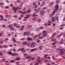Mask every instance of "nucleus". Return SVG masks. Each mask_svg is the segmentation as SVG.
<instances>
[{
	"mask_svg": "<svg viewBox=\"0 0 65 65\" xmlns=\"http://www.w3.org/2000/svg\"><path fill=\"white\" fill-rule=\"evenodd\" d=\"M28 18H29V17H25L23 21H27V19H28Z\"/></svg>",
	"mask_w": 65,
	"mask_h": 65,
	"instance_id": "obj_4",
	"label": "nucleus"
},
{
	"mask_svg": "<svg viewBox=\"0 0 65 65\" xmlns=\"http://www.w3.org/2000/svg\"><path fill=\"white\" fill-rule=\"evenodd\" d=\"M55 35H56V33H54L52 34V37H54V36H55Z\"/></svg>",
	"mask_w": 65,
	"mask_h": 65,
	"instance_id": "obj_19",
	"label": "nucleus"
},
{
	"mask_svg": "<svg viewBox=\"0 0 65 65\" xmlns=\"http://www.w3.org/2000/svg\"><path fill=\"white\" fill-rule=\"evenodd\" d=\"M17 10H16V9H15V8L14 9V12H15V13H17Z\"/></svg>",
	"mask_w": 65,
	"mask_h": 65,
	"instance_id": "obj_42",
	"label": "nucleus"
},
{
	"mask_svg": "<svg viewBox=\"0 0 65 65\" xmlns=\"http://www.w3.org/2000/svg\"><path fill=\"white\" fill-rule=\"evenodd\" d=\"M31 47L33 48V47H35L36 46L35 45H31V46H30Z\"/></svg>",
	"mask_w": 65,
	"mask_h": 65,
	"instance_id": "obj_12",
	"label": "nucleus"
},
{
	"mask_svg": "<svg viewBox=\"0 0 65 65\" xmlns=\"http://www.w3.org/2000/svg\"><path fill=\"white\" fill-rule=\"evenodd\" d=\"M40 60V59H38L37 60V61L38 62H39Z\"/></svg>",
	"mask_w": 65,
	"mask_h": 65,
	"instance_id": "obj_35",
	"label": "nucleus"
},
{
	"mask_svg": "<svg viewBox=\"0 0 65 65\" xmlns=\"http://www.w3.org/2000/svg\"><path fill=\"white\" fill-rule=\"evenodd\" d=\"M15 60H11L10 61V63H13V62H15Z\"/></svg>",
	"mask_w": 65,
	"mask_h": 65,
	"instance_id": "obj_18",
	"label": "nucleus"
},
{
	"mask_svg": "<svg viewBox=\"0 0 65 65\" xmlns=\"http://www.w3.org/2000/svg\"><path fill=\"white\" fill-rule=\"evenodd\" d=\"M5 58H3V59L2 60V61L3 62H4L5 61Z\"/></svg>",
	"mask_w": 65,
	"mask_h": 65,
	"instance_id": "obj_38",
	"label": "nucleus"
},
{
	"mask_svg": "<svg viewBox=\"0 0 65 65\" xmlns=\"http://www.w3.org/2000/svg\"><path fill=\"white\" fill-rule=\"evenodd\" d=\"M4 42L3 41H1L0 42V43H1V44H3V43Z\"/></svg>",
	"mask_w": 65,
	"mask_h": 65,
	"instance_id": "obj_60",
	"label": "nucleus"
},
{
	"mask_svg": "<svg viewBox=\"0 0 65 65\" xmlns=\"http://www.w3.org/2000/svg\"><path fill=\"white\" fill-rule=\"evenodd\" d=\"M35 10V11H36V12H38V10H37V9H36Z\"/></svg>",
	"mask_w": 65,
	"mask_h": 65,
	"instance_id": "obj_51",
	"label": "nucleus"
},
{
	"mask_svg": "<svg viewBox=\"0 0 65 65\" xmlns=\"http://www.w3.org/2000/svg\"><path fill=\"white\" fill-rule=\"evenodd\" d=\"M38 62H37V63L35 64V65H38Z\"/></svg>",
	"mask_w": 65,
	"mask_h": 65,
	"instance_id": "obj_52",
	"label": "nucleus"
},
{
	"mask_svg": "<svg viewBox=\"0 0 65 65\" xmlns=\"http://www.w3.org/2000/svg\"><path fill=\"white\" fill-rule=\"evenodd\" d=\"M63 27H61L60 28V30H63Z\"/></svg>",
	"mask_w": 65,
	"mask_h": 65,
	"instance_id": "obj_57",
	"label": "nucleus"
},
{
	"mask_svg": "<svg viewBox=\"0 0 65 65\" xmlns=\"http://www.w3.org/2000/svg\"><path fill=\"white\" fill-rule=\"evenodd\" d=\"M23 34L25 36L26 35H27V32H24Z\"/></svg>",
	"mask_w": 65,
	"mask_h": 65,
	"instance_id": "obj_27",
	"label": "nucleus"
},
{
	"mask_svg": "<svg viewBox=\"0 0 65 65\" xmlns=\"http://www.w3.org/2000/svg\"><path fill=\"white\" fill-rule=\"evenodd\" d=\"M16 60H20V57H17L15 59Z\"/></svg>",
	"mask_w": 65,
	"mask_h": 65,
	"instance_id": "obj_10",
	"label": "nucleus"
},
{
	"mask_svg": "<svg viewBox=\"0 0 65 65\" xmlns=\"http://www.w3.org/2000/svg\"><path fill=\"white\" fill-rule=\"evenodd\" d=\"M26 50H24L22 51V53H24L25 52H26Z\"/></svg>",
	"mask_w": 65,
	"mask_h": 65,
	"instance_id": "obj_31",
	"label": "nucleus"
},
{
	"mask_svg": "<svg viewBox=\"0 0 65 65\" xmlns=\"http://www.w3.org/2000/svg\"><path fill=\"white\" fill-rule=\"evenodd\" d=\"M38 10H41V8L40 7H39L38 8Z\"/></svg>",
	"mask_w": 65,
	"mask_h": 65,
	"instance_id": "obj_36",
	"label": "nucleus"
},
{
	"mask_svg": "<svg viewBox=\"0 0 65 65\" xmlns=\"http://www.w3.org/2000/svg\"><path fill=\"white\" fill-rule=\"evenodd\" d=\"M26 58H27V59H28V58H29V59H31V57H29V56H28L27 57H26Z\"/></svg>",
	"mask_w": 65,
	"mask_h": 65,
	"instance_id": "obj_25",
	"label": "nucleus"
},
{
	"mask_svg": "<svg viewBox=\"0 0 65 65\" xmlns=\"http://www.w3.org/2000/svg\"><path fill=\"white\" fill-rule=\"evenodd\" d=\"M10 16V15H7L6 16V17H7V18H8V17H9Z\"/></svg>",
	"mask_w": 65,
	"mask_h": 65,
	"instance_id": "obj_32",
	"label": "nucleus"
},
{
	"mask_svg": "<svg viewBox=\"0 0 65 65\" xmlns=\"http://www.w3.org/2000/svg\"><path fill=\"white\" fill-rule=\"evenodd\" d=\"M20 7H22L23 6V4H21L20 5Z\"/></svg>",
	"mask_w": 65,
	"mask_h": 65,
	"instance_id": "obj_62",
	"label": "nucleus"
},
{
	"mask_svg": "<svg viewBox=\"0 0 65 65\" xmlns=\"http://www.w3.org/2000/svg\"><path fill=\"white\" fill-rule=\"evenodd\" d=\"M64 43L63 42H60L59 43L60 44H63Z\"/></svg>",
	"mask_w": 65,
	"mask_h": 65,
	"instance_id": "obj_41",
	"label": "nucleus"
},
{
	"mask_svg": "<svg viewBox=\"0 0 65 65\" xmlns=\"http://www.w3.org/2000/svg\"><path fill=\"white\" fill-rule=\"evenodd\" d=\"M52 40L53 41H56V39H53Z\"/></svg>",
	"mask_w": 65,
	"mask_h": 65,
	"instance_id": "obj_33",
	"label": "nucleus"
},
{
	"mask_svg": "<svg viewBox=\"0 0 65 65\" xmlns=\"http://www.w3.org/2000/svg\"><path fill=\"white\" fill-rule=\"evenodd\" d=\"M48 55H45V56L44 57V58H45H45H46V56H48Z\"/></svg>",
	"mask_w": 65,
	"mask_h": 65,
	"instance_id": "obj_50",
	"label": "nucleus"
},
{
	"mask_svg": "<svg viewBox=\"0 0 65 65\" xmlns=\"http://www.w3.org/2000/svg\"><path fill=\"white\" fill-rule=\"evenodd\" d=\"M27 40H30L31 41V40H32V39L30 38H27Z\"/></svg>",
	"mask_w": 65,
	"mask_h": 65,
	"instance_id": "obj_13",
	"label": "nucleus"
},
{
	"mask_svg": "<svg viewBox=\"0 0 65 65\" xmlns=\"http://www.w3.org/2000/svg\"><path fill=\"white\" fill-rule=\"evenodd\" d=\"M39 64H41V63H42V61H40L39 62H38Z\"/></svg>",
	"mask_w": 65,
	"mask_h": 65,
	"instance_id": "obj_24",
	"label": "nucleus"
},
{
	"mask_svg": "<svg viewBox=\"0 0 65 65\" xmlns=\"http://www.w3.org/2000/svg\"><path fill=\"white\" fill-rule=\"evenodd\" d=\"M31 45H35L36 44V43L35 42H32L31 43Z\"/></svg>",
	"mask_w": 65,
	"mask_h": 65,
	"instance_id": "obj_11",
	"label": "nucleus"
},
{
	"mask_svg": "<svg viewBox=\"0 0 65 65\" xmlns=\"http://www.w3.org/2000/svg\"><path fill=\"white\" fill-rule=\"evenodd\" d=\"M52 21L53 22H54L56 21L55 18L54 17H53L52 19Z\"/></svg>",
	"mask_w": 65,
	"mask_h": 65,
	"instance_id": "obj_3",
	"label": "nucleus"
},
{
	"mask_svg": "<svg viewBox=\"0 0 65 65\" xmlns=\"http://www.w3.org/2000/svg\"><path fill=\"white\" fill-rule=\"evenodd\" d=\"M18 63H19V62H17L16 63L17 64V65H22L19 64H18Z\"/></svg>",
	"mask_w": 65,
	"mask_h": 65,
	"instance_id": "obj_63",
	"label": "nucleus"
},
{
	"mask_svg": "<svg viewBox=\"0 0 65 65\" xmlns=\"http://www.w3.org/2000/svg\"><path fill=\"white\" fill-rule=\"evenodd\" d=\"M12 26L11 24H9V28H12Z\"/></svg>",
	"mask_w": 65,
	"mask_h": 65,
	"instance_id": "obj_21",
	"label": "nucleus"
},
{
	"mask_svg": "<svg viewBox=\"0 0 65 65\" xmlns=\"http://www.w3.org/2000/svg\"><path fill=\"white\" fill-rule=\"evenodd\" d=\"M55 8H56L57 10L58 9V8H59V6L58 5H56L55 6Z\"/></svg>",
	"mask_w": 65,
	"mask_h": 65,
	"instance_id": "obj_5",
	"label": "nucleus"
},
{
	"mask_svg": "<svg viewBox=\"0 0 65 65\" xmlns=\"http://www.w3.org/2000/svg\"><path fill=\"white\" fill-rule=\"evenodd\" d=\"M24 39H25L24 38H22V39H20V40H24Z\"/></svg>",
	"mask_w": 65,
	"mask_h": 65,
	"instance_id": "obj_55",
	"label": "nucleus"
},
{
	"mask_svg": "<svg viewBox=\"0 0 65 65\" xmlns=\"http://www.w3.org/2000/svg\"><path fill=\"white\" fill-rule=\"evenodd\" d=\"M3 47H8V46L7 45L4 46H3Z\"/></svg>",
	"mask_w": 65,
	"mask_h": 65,
	"instance_id": "obj_45",
	"label": "nucleus"
},
{
	"mask_svg": "<svg viewBox=\"0 0 65 65\" xmlns=\"http://www.w3.org/2000/svg\"><path fill=\"white\" fill-rule=\"evenodd\" d=\"M46 35H47V34H44L43 35V37H45Z\"/></svg>",
	"mask_w": 65,
	"mask_h": 65,
	"instance_id": "obj_17",
	"label": "nucleus"
},
{
	"mask_svg": "<svg viewBox=\"0 0 65 65\" xmlns=\"http://www.w3.org/2000/svg\"><path fill=\"white\" fill-rule=\"evenodd\" d=\"M24 50H25V48H22L21 49V51H24Z\"/></svg>",
	"mask_w": 65,
	"mask_h": 65,
	"instance_id": "obj_54",
	"label": "nucleus"
},
{
	"mask_svg": "<svg viewBox=\"0 0 65 65\" xmlns=\"http://www.w3.org/2000/svg\"><path fill=\"white\" fill-rule=\"evenodd\" d=\"M8 54H10V55H12V53L10 52H8Z\"/></svg>",
	"mask_w": 65,
	"mask_h": 65,
	"instance_id": "obj_48",
	"label": "nucleus"
},
{
	"mask_svg": "<svg viewBox=\"0 0 65 65\" xmlns=\"http://www.w3.org/2000/svg\"><path fill=\"white\" fill-rule=\"evenodd\" d=\"M57 10H55V11H54L52 12V14L53 15H54V13H55V12H57Z\"/></svg>",
	"mask_w": 65,
	"mask_h": 65,
	"instance_id": "obj_16",
	"label": "nucleus"
},
{
	"mask_svg": "<svg viewBox=\"0 0 65 65\" xmlns=\"http://www.w3.org/2000/svg\"><path fill=\"white\" fill-rule=\"evenodd\" d=\"M40 29H43V27H42L40 26L39 28Z\"/></svg>",
	"mask_w": 65,
	"mask_h": 65,
	"instance_id": "obj_44",
	"label": "nucleus"
},
{
	"mask_svg": "<svg viewBox=\"0 0 65 65\" xmlns=\"http://www.w3.org/2000/svg\"><path fill=\"white\" fill-rule=\"evenodd\" d=\"M5 8H6V9H7L8 8H9V7L8 6H6L5 7Z\"/></svg>",
	"mask_w": 65,
	"mask_h": 65,
	"instance_id": "obj_53",
	"label": "nucleus"
},
{
	"mask_svg": "<svg viewBox=\"0 0 65 65\" xmlns=\"http://www.w3.org/2000/svg\"><path fill=\"white\" fill-rule=\"evenodd\" d=\"M14 28L13 27H12L10 29L11 31H12V30H13Z\"/></svg>",
	"mask_w": 65,
	"mask_h": 65,
	"instance_id": "obj_30",
	"label": "nucleus"
},
{
	"mask_svg": "<svg viewBox=\"0 0 65 65\" xmlns=\"http://www.w3.org/2000/svg\"><path fill=\"white\" fill-rule=\"evenodd\" d=\"M17 55H18L17 53H14L13 54V56H17Z\"/></svg>",
	"mask_w": 65,
	"mask_h": 65,
	"instance_id": "obj_22",
	"label": "nucleus"
},
{
	"mask_svg": "<svg viewBox=\"0 0 65 65\" xmlns=\"http://www.w3.org/2000/svg\"><path fill=\"white\" fill-rule=\"evenodd\" d=\"M42 47H41V46H40L39 47V49L40 50H42Z\"/></svg>",
	"mask_w": 65,
	"mask_h": 65,
	"instance_id": "obj_29",
	"label": "nucleus"
},
{
	"mask_svg": "<svg viewBox=\"0 0 65 65\" xmlns=\"http://www.w3.org/2000/svg\"><path fill=\"white\" fill-rule=\"evenodd\" d=\"M27 11L28 12H30L31 11V10L30 9H29L27 10Z\"/></svg>",
	"mask_w": 65,
	"mask_h": 65,
	"instance_id": "obj_46",
	"label": "nucleus"
},
{
	"mask_svg": "<svg viewBox=\"0 0 65 65\" xmlns=\"http://www.w3.org/2000/svg\"><path fill=\"white\" fill-rule=\"evenodd\" d=\"M48 23H49L51 24L52 23V21H48Z\"/></svg>",
	"mask_w": 65,
	"mask_h": 65,
	"instance_id": "obj_40",
	"label": "nucleus"
},
{
	"mask_svg": "<svg viewBox=\"0 0 65 65\" xmlns=\"http://www.w3.org/2000/svg\"><path fill=\"white\" fill-rule=\"evenodd\" d=\"M55 57V56H52V59L53 60H55V59L54 58V57Z\"/></svg>",
	"mask_w": 65,
	"mask_h": 65,
	"instance_id": "obj_34",
	"label": "nucleus"
},
{
	"mask_svg": "<svg viewBox=\"0 0 65 65\" xmlns=\"http://www.w3.org/2000/svg\"><path fill=\"white\" fill-rule=\"evenodd\" d=\"M57 38H59L60 37V35H58L57 37Z\"/></svg>",
	"mask_w": 65,
	"mask_h": 65,
	"instance_id": "obj_64",
	"label": "nucleus"
},
{
	"mask_svg": "<svg viewBox=\"0 0 65 65\" xmlns=\"http://www.w3.org/2000/svg\"><path fill=\"white\" fill-rule=\"evenodd\" d=\"M38 35H36L34 37H35V38H37V37H38Z\"/></svg>",
	"mask_w": 65,
	"mask_h": 65,
	"instance_id": "obj_56",
	"label": "nucleus"
},
{
	"mask_svg": "<svg viewBox=\"0 0 65 65\" xmlns=\"http://www.w3.org/2000/svg\"><path fill=\"white\" fill-rule=\"evenodd\" d=\"M55 18L56 19H57V21H58L59 20V19H58V18L57 17H55Z\"/></svg>",
	"mask_w": 65,
	"mask_h": 65,
	"instance_id": "obj_59",
	"label": "nucleus"
},
{
	"mask_svg": "<svg viewBox=\"0 0 65 65\" xmlns=\"http://www.w3.org/2000/svg\"><path fill=\"white\" fill-rule=\"evenodd\" d=\"M31 27V25H29L27 27V29H29V28H30Z\"/></svg>",
	"mask_w": 65,
	"mask_h": 65,
	"instance_id": "obj_15",
	"label": "nucleus"
},
{
	"mask_svg": "<svg viewBox=\"0 0 65 65\" xmlns=\"http://www.w3.org/2000/svg\"><path fill=\"white\" fill-rule=\"evenodd\" d=\"M27 42H24L23 43V45H25V44H27Z\"/></svg>",
	"mask_w": 65,
	"mask_h": 65,
	"instance_id": "obj_28",
	"label": "nucleus"
},
{
	"mask_svg": "<svg viewBox=\"0 0 65 65\" xmlns=\"http://www.w3.org/2000/svg\"><path fill=\"white\" fill-rule=\"evenodd\" d=\"M27 12L26 11H24L23 12H22V14H25V13H26Z\"/></svg>",
	"mask_w": 65,
	"mask_h": 65,
	"instance_id": "obj_20",
	"label": "nucleus"
},
{
	"mask_svg": "<svg viewBox=\"0 0 65 65\" xmlns=\"http://www.w3.org/2000/svg\"><path fill=\"white\" fill-rule=\"evenodd\" d=\"M18 12H19V13H22V12L21 11H18Z\"/></svg>",
	"mask_w": 65,
	"mask_h": 65,
	"instance_id": "obj_37",
	"label": "nucleus"
},
{
	"mask_svg": "<svg viewBox=\"0 0 65 65\" xmlns=\"http://www.w3.org/2000/svg\"><path fill=\"white\" fill-rule=\"evenodd\" d=\"M27 56V54L25 53L24 54V57H26Z\"/></svg>",
	"mask_w": 65,
	"mask_h": 65,
	"instance_id": "obj_39",
	"label": "nucleus"
},
{
	"mask_svg": "<svg viewBox=\"0 0 65 65\" xmlns=\"http://www.w3.org/2000/svg\"><path fill=\"white\" fill-rule=\"evenodd\" d=\"M45 12L43 10H42L40 12V13L41 14H45Z\"/></svg>",
	"mask_w": 65,
	"mask_h": 65,
	"instance_id": "obj_2",
	"label": "nucleus"
},
{
	"mask_svg": "<svg viewBox=\"0 0 65 65\" xmlns=\"http://www.w3.org/2000/svg\"><path fill=\"white\" fill-rule=\"evenodd\" d=\"M53 4H54V2H51L50 3L49 6H52Z\"/></svg>",
	"mask_w": 65,
	"mask_h": 65,
	"instance_id": "obj_6",
	"label": "nucleus"
},
{
	"mask_svg": "<svg viewBox=\"0 0 65 65\" xmlns=\"http://www.w3.org/2000/svg\"><path fill=\"white\" fill-rule=\"evenodd\" d=\"M63 54H65V53H64V52L62 51L59 53V55H60L61 56H62L63 55Z\"/></svg>",
	"mask_w": 65,
	"mask_h": 65,
	"instance_id": "obj_1",
	"label": "nucleus"
},
{
	"mask_svg": "<svg viewBox=\"0 0 65 65\" xmlns=\"http://www.w3.org/2000/svg\"><path fill=\"white\" fill-rule=\"evenodd\" d=\"M21 51V49L20 48L18 50V52H19V51Z\"/></svg>",
	"mask_w": 65,
	"mask_h": 65,
	"instance_id": "obj_49",
	"label": "nucleus"
},
{
	"mask_svg": "<svg viewBox=\"0 0 65 65\" xmlns=\"http://www.w3.org/2000/svg\"><path fill=\"white\" fill-rule=\"evenodd\" d=\"M0 55L1 56H3V54L2 53V52H0Z\"/></svg>",
	"mask_w": 65,
	"mask_h": 65,
	"instance_id": "obj_43",
	"label": "nucleus"
},
{
	"mask_svg": "<svg viewBox=\"0 0 65 65\" xmlns=\"http://www.w3.org/2000/svg\"><path fill=\"white\" fill-rule=\"evenodd\" d=\"M42 4L43 6H44L45 5V3L44 2H42Z\"/></svg>",
	"mask_w": 65,
	"mask_h": 65,
	"instance_id": "obj_14",
	"label": "nucleus"
},
{
	"mask_svg": "<svg viewBox=\"0 0 65 65\" xmlns=\"http://www.w3.org/2000/svg\"><path fill=\"white\" fill-rule=\"evenodd\" d=\"M36 48H34V49H32L31 50V52H32L34 51H36Z\"/></svg>",
	"mask_w": 65,
	"mask_h": 65,
	"instance_id": "obj_8",
	"label": "nucleus"
},
{
	"mask_svg": "<svg viewBox=\"0 0 65 65\" xmlns=\"http://www.w3.org/2000/svg\"><path fill=\"white\" fill-rule=\"evenodd\" d=\"M60 2V0H56V3H59Z\"/></svg>",
	"mask_w": 65,
	"mask_h": 65,
	"instance_id": "obj_26",
	"label": "nucleus"
},
{
	"mask_svg": "<svg viewBox=\"0 0 65 65\" xmlns=\"http://www.w3.org/2000/svg\"><path fill=\"white\" fill-rule=\"evenodd\" d=\"M30 44H31L30 43H29L28 44H27V46H30Z\"/></svg>",
	"mask_w": 65,
	"mask_h": 65,
	"instance_id": "obj_47",
	"label": "nucleus"
},
{
	"mask_svg": "<svg viewBox=\"0 0 65 65\" xmlns=\"http://www.w3.org/2000/svg\"><path fill=\"white\" fill-rule=\"evenodd\" d=\"M50 10H49V9H48L47 10V12H50Z\"/></svg>",
	"mask_w": 65,
	"mask_h": 65,
	"instance_id": "obj_61",
	"label": "nucleus"
},
{
	"mask_svg": "<svg viewBox=\"0 0 65 65\" xmlns=\"http://www.w3.org/2000/svg\"><path fill=\"white\" fill-rule=\"evenodd\" d=\"M15 9H16V10H20V8L19 7H16L15 8Z\"/></svg>",
	"mask_w": 65,
	"mask_h": 65,
	"instance_id": "obj_7",
	"label": "nucleus"
},
{
	"mask_svg": "<svg viewBox=\"0 0 65 65\" xmlns=\"http://www.w3.org/2000/svg\"><path fill=\"white\" fill-rule=\"evenodd\" d=\"M49 17L50 18H52V17H53V14H50L49 15Z\"/></svg>",
	"mask_w": 65,
	"mask_h": 65,
	"instance_id": "obj_23",
	"label": "nucleus"
},
{
	"mask_svg": "<svg viewBox=\"0 0 65 65\" xmlns=\"http://www.w3.org/2000/svg\"><path fill=\"white\" fill-rule=\"evenodd\" d=\"M30 35V32H27V36H29Z\"/></svg>",
	"mask_w": 65,
	"mask_h": 65,
	"instance_id": "obj_9",
	"label": "nucleus"
},
{
	"mask_svg": "<svg viewBox=\"0 0 65 65\" xmlns=\"http://www.w3.org/2000/svg\"><path fill=\"white\" fill-rule=\"evenodd\" d=\"M34 7H35V8H37V5H35Z\"/></svg>",
	"mask_w": 65,
	"mask_h": 65,
	"instance_id": "obj_58",
	"label": "nucleus"
}]
</instances>
